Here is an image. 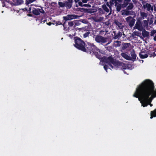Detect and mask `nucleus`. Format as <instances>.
Listing matches in <instances>:
<instances>
[{
  "label": "nucleus",
  "instance_id": "nucleus-39",
  "mask_svg": "<svg viewBox=\"0 0 156 156\" xmlns=\"http://www.w3.org/2000/svg\"><path fill=\"white\" fill-rule=\"evenodd\" d=\"M106 49L109 51H111L112 50V46H108L107 47H105Z\"/></svg>",
  "mask_w": 156,
  "mask_h": 156
},
{
  "label": "nucleus",
  "instance_id": "nucleus-56",
  "mask_svg": "<svg viewBox=\"0 0 156 156\" xmlns=\"http://www.w3.org/2000/svg\"><path fill=\"white\" fill-rule=\"evenodd\" d=\"M125 2H130L131 1V0H124Z\"/></svg>",
  "mask_w": 156,
  "mask_h": 156
},
{
  "label": "nucleus",
  "instance_id": "nucleus-30",
  "mask_svg": "<svg viewBox=\"0 0 156 156\" xmlns=\"http://www.w3.org/2000/svg\"><path fill=\"white\" fill-rule=\"evenodd\" d=\"M66 23H65V22L63 23L62 24V23L60 22V21H58V22H57L56 23H55V24H56V26H58V25H63V26L64 27V30H66V28L65 27V24Z\"/></svg>",
  "mask_w": 156,
  "mask_h": 156
},
{
  "label": "nucleus",
  "instance_id": "nucleus-62",
  "mask_svg": "<svg viewBox=\"0 0 156 156\" xmlns=\"http://www.w3.org/2000/svg\"><path fill=\"white\" fill-rule=\"evenodd\" d=\"M77 0V1L78 2H78H80V0Z\"/></svg>",
  "mask_w": 156,
  "mask_h": 156
},
{
  "label": "nucleus",
  "instance_id": "nucleus-36",
  "mask_svg": "<svg viewBox=\"0 0 156 156\" xmlns=\"http://www.w3.org/2000/svg\"><path fill=\"white\" fill-rule=\"evenodd\" d=\"M121 5L119 4L116 7V10L118 12H119L121 9Z\"/></svg>",
  "mask_w": 156,
  "mask_h": 156
},
{
  "label": "nucleus",
  "instance_id": "nucleus-55",
  "mask_svg": "<svg viewBox=\"0 0 156 156\" xmlns=\"http://www.w3.org/2000/svg\"><path fill=\"white\" fill-rule=\"evenodd\" d=\"M31 8H30L29 9V10H28V11H29L30 13H31V12H32L31 11Z\"/></svg>",
  "mask_w": 156,
  "mask_h": 156
},
{
  "label": "nucleus",
  "instance_id": "nucleus-1",
  "mask_svg": "<svg viewBox=\"0 0 156 156\" xmlns=\"http://www.w3.org/2000/svg\"><path fill=\"white\" fill-rule=\"evenodd\" d=\"M151 90H146L140 84L136 89L133 96L136 98H139L140 97L141 99H143L145 101H147L150 104L153 99L151 96L150 97L151 94Z\"/></svg>",
  "mask_w": 156,
  "mask_h": 156
},
{
  "label": "nucleus",
  "instance_id": "nucleus-43",
  "mask_svg": "<svg viewBox=\"0 0 156 156\" xmlns=\"http://www.w3.org/2000/svg\"><path fill=\"white\" fill-rule=\"evenodd\" d=\"M58 5L60 7H62L65 6L64 3H63L62 2H58Z\"/></svg>",
  "mask_w": 156,
  "mask_h": 156
},
{
  "label": "nucleus",
  "instance_id": "nucleus-2",
  "mask_svg": "<svg viewBox=\"0 0 156 156\" xmlns=\"http://www.w3.org/2000/svg\"><path fill=\"white\" fill-rule=\"evenodd\" d=\"M86 51H84L87 53L94 54L96 57L99 59H102L103 57L101 55L99 54L98 52L100 53H101L102 51L99 49L93 43L87 42L85 47Z\"/></svg>",
  "mask_w": 156,
  "mask_h": 156
},
{
  "label": "nucleus",
  "instance_id": "nucleus-64",
  "mask_svg": "<svg viewBox=\"0 0 156 156\" xmlns=\"http://www.w3.org/2000/svg\"><path fill=\"white\" fill-rule=\"evenodd\" d=\"M123 72H124V73H126V72H125V71H123Z\"/></svg>",
  "mask_w": 156,
  "mask_h": 156
},
{
  "label": "nucleus",
  "instance_id": "nucleus-22",
  "mask_svg": "<svg viewBox=\"0 0 156 156\" xmlns=\"http://www.w3.org/2000/svg\"><path fill=\"white\" fill-rule=\"evenodd\" d=\"M109 2H107L106 3V5L108 6L110 8H111V6L114 4V2L115 0H110Z\"/></svg>",
  "mask_w": 156,
  "mask_h": 156
},
{
  "label": "nucleus",
  "instance_id": "nucleus-59",
  "mask_svg": "<svg viewBox=\"0 0 156 156\" xmlns=\"http://www.w3.org/2000/svg\"><path fill=\"white\" fill-rule=\"evenodd\" d=\"M74 1L76 3L78 2L76 0H74Z\"/></svg>",
  "mask_w": 156,
  "mask_h": 156
},
{
  "label": "nucleus",
  "instance_id": "nucleus-54",
  "mask_svg": "<svg viewBox=\"0 0 156 156\" xmlns=\"http://www.w3.org/2000/svg\"><path fill=\"white\" fill-rule=\"evenodd\" d=\"M153 39L154 41H156V34L155 35V36L154 37Z\"/></svg>",
  "mask_w": 156,
  "mask_h": 156
},
{
  "label": "nucleus",
  "instance_id": "nucleus-33",
  "mask_svg": "<svg viewBox=\"0 0 156 156\" xmlns=\"http://www.w3.org/2000/svg\"><path fill=\"white\" fill-rule=\"evenodd\" d=\"M103 9L106 12H109V9L107 7L106 5L104 4L102 6Z\"/></svg>",
  "mask_w": 156,
  "mask_h": 156
},
{
  "label": "nucleus",
  "instance_id": "nucleus-34",
  "mask_svg": "<svg viewBox=\"0 0 156 156\" xmlns=\"http://www.w3.org/2000/svg\"><path fill=\"white\" fill-rule=\"evenodd\" d=\"M90 34V32L89 31L83 34V37L84 38H86L88 36L89 34Z\"/></svg>",
  "mask_w": 156,
  "mask_h": 156
},
{
  "label": "nucleus",
  "instance_id": "nucleus-16",
  "mask_svg": "<svg viewBox=\"0 0 156 156\" xmlns=\"http://www.w3.org/2000/svg\"><path fill=\"white\" fill-rule=\"evenodd\" d=\"M121 55L125 59L128 60H131V58L130 56H129L128 55L124 53H122L121 54Z\"/></svg>",
  "mask_w": 156,
  "mask_h": 156
},
{
  "label": "nucleus",
  "instance_id": "nucleus-48",
  "mask_svg": "<svg viewBox=\"0 0 156 156\" xmlns=\"http://www.w3.org/2000/svg\"><path fill=\"white\" fill-rule=\"evenodd\" d=\"M89 0H82L81 2H82V3H86Z\"/></svg>",
  "mask_w": 156,
  "mask_h": 156
},
{
  "label": "nucleus",
  "instance_id": "nucleus-47",
  "mask_svg": "<svg viewBox=\"0 0 156 156\" xmlns=\"http://www.w3.org/2000/svg\"><path fill=\"white\" fill-rule=\"evenodd\" d=\"M134 33H133V32L131 36V37H132L133 38H135V36H136L135 34H134Z\"/></svg>",
  "mask_w": 156,
  "mask_h": 156
},
{
  "label": "nucleus",
  "instance_id": "nucleus-15",
  "mask_svg": "<svg viewBox=\"0 0 156 156\" xmlns=\"http://www.w3.org/2000/svg\"><path fill=\"white\" fill-rule=\"evenodd\" d=\"M122 33L121 32L119 31L117 34L115 33L112 38L114 39H119L122 36Z\"/></svg>",
  "mask_w": 156,
  "mask_h": 156
},
{
  "label": "nucleus",
  "instance_id": "nucleus-27",
  "mask_svg": "<svg viewBox=\"0 0 156 156\" xmlns=\"http://www.w3.org/2000/svg\"><path fill=\"white\" fill-rule=\"evenodd\" d=\"M140 15L141 17V18H142V20L144 19L145 18H146L148 15L147 13L144 12H141L140 13Z\"/></svg>",
  "mask_w": 156,
  "mask_h": 156
},
{
  "label": "nucleus",
  "instance_id": "nucleus-50",
  "mask_svg": "<svg viewBox=\"0 0 156 156\" xmlns=\"http://www.w3.org/2000/svg\"><path fill=\"white\" fill-rule=\"evenodd\" d=\"M47 24L49 26H51L52 24L54 25V23L50 22H49L48 23H47Z\"/></svg>",
  "mask_w": 156,
  "mask_h": 156
},
{
  "label": "nucleus",
  "instance_id": "nucleus-19",
  "mask_svg": "<svg viewBox=\"0 0 156 156\" xmlns=\"http://www.w3.org/2000/svg\"><path fill=\"white\" fill-rule=\"evenodd\" d=\"M130 55L131 56V59L135 60L136 58V55L135 53V51L134 50H133L130 52Z\"/></svg>",
  "mask_w": 156,
  "mask_h": 156
},
{
  "label": "nucleus",
  "instance_id": "nucleus-14",
  "mask_svg": "<svg viewBox=\"0 0 156 156\" xmlns=\"http://www.w3.org/2000/svg\"><path fill=\"white\" fill-rule=\"evenodd\" d=\"M112 64L114 66L118 67L121 66L122 64H123V62H121L118 61H115L114 60Z\"/></svg>",
  "mask_w": 156,
  "mask_h": 156
},
{
  "label": "nucleus",
  "instance_id": "nucleus-11",
  "mask_svg": "<svg viewBox=\"0 0 156 156\" xmlns=\"http://www.w3.org/2000/svg\"><path fill=\"white\" fill-rule=\"evenodd\" d=\"M143 7L144 9H146L148 12H152L153 11V7L150 3H147L145 4H144Z\"/></svg>",
  "mask_w": 156,
  "mask_h": 156
},
{
  "label": "nucleus",
  "instance_id": "nucleus-26",
  "mask_svg": "<svg viewBox=\"0 0 156 156\" xmlns=\"http://www.w3.org/2000/svg\"><path fill=\"white\" fill-rule=\"evenodd\" d=\"M142 101L140 102L142 104V106L144 107H147L149 104L147 101H145L143 99H141Z\"/></svg>",
  "mask_w": 156,
  "mask_h": 156
},
{
  "label": "nucleus",
  "instance_id": "nucleus-13",
  "mask_svg": "<svg viewBox=\"0 0 156 156\" xmlns=\"http://www.w3.org/2000/svg\"><path fill=\"white\" fill-rule=\"evenodd\" d=\"M77 11L81 12L87 13H92L94 12L93 9H87L83 8H79L77 9Z\"/></svg>",
  "mask_w": 156,
  "mask_h": 156
},
{
  "label": "nucleus",
  "instance_id": "nucleus-49",
  "mask_svg": "<svg viewBox=\"0 0 156 156\" xmlns=\"http://www.w3.org/2000/svg\"><path fill=\"white\" fill-rule=\"evenodd\" d=\"M66 2L70 3L72 4H73V0H67V1H66Z\"/></svg>",
  "mask_w": 156,
  "mask_h": 156
},
{
  "label": "nucleus",
  "instance_id": "nucleus-18",
  "mask_svg": "<svg viewBox=\"0 0 156 156\" xmlns=\"http://www.w3.org/2000/svg\"><path fill=\"white\" fill-rule=\"evenodd\" d=\"M129 45H130L129 43H124L122 44V49L124 50L129 47Z\"/></svg>",
  "mask_w": 156,
  "mask_h": 156
},
{
  "label": "nucleus",
  "instance_id": "nucleus-10",
  "mask_svg": "<svg viewBox=\"0 0 156 156\" xmlns=\"http://www.w3.org/2000/svg\"><path fill=\"white\" fill-rule=\"evenodd\" d=\"M32 12L34 15L36 16L39 15L40 13L43 14L45 13L44 10L42 7H41L40 9L37 8L36 9L34 8L32 9Z\"/></svg>",
  "mask_w": 156,
  "mask_h": 156
},
{
  "label": "nucleus",
  "instance_id": "nucleus-29",
  "mask_svg": "<svg viewBox=\"0 0 156 156\" xmlns=\"http://www.w3.org/2000/svg\"><path fill=\"white\" fill-rule=\"evenodd\" d=\"M129 5L126 7V10H132L134 7V5L132 3H129Z\"/></svg>",
  "mask_w": 156,
  "mask_h": 156
},
{
  "label": "nucleus",
  "instance_id": "nucleus-6",
  "mask_svg": "<svg viewBox=\"0 0 156 156\" xmlns=\"http://www.w3.org/2000/svg\"><path fill=\"white\" fill-rule=\"evenodd\" d=\"M142 18H139L137 20L136 22L133 27L134 29H137L138 30L142 31L144 29L141 23Z\"/></svg>",
  "mask_w": 156,
  "mask_h": 156
},
{
  "label": "nucleus",
  "instance_id": "nucleus-53",
  "mask_svg": "<svg viewBox=\"0 0 156 156\" xmlns=\"http://www.w3.org/2000/svg\"><path fill=\"white\" fill-rule=\"evenodd\" d=\"M132 1L135 4H136L137 3V1L136 0H132Z\"/></svg>",
  "mask_w": 156,
  "mask_h": 156
},
{
  "label": "nucleus",
  "instance_id": "nucleus-8",
  "mask_svg": "<svg viewBox=\"0 0 156 156\" xmlns=\"http://www.w3.org/2000/svg\"><path fill=\"white\" fill-rule=\"evenodd\" d=\"M126 22L129 24V27L132 28L136 20L131 16H129L126 18Z\"/></svg>",
  "mask_w": 156,
  "mask_h": 156
},
{
  "label": "nucleus",
  "instance_id": "nucleus-23",
  "mask_svg": "<svg viewBox=\"0 0 156 156\" xmlns=\"http://www.w3.org/2000/svg\"><path fill=\"white\" fill-rule=\"evenodd\" d=\"M142 35L144 37H147L149 36V33L144 29V31L142 30Z\"/></svg>",
  "mask_w": 156,
  "mask_h": 156
},
{
  "label": "nucleus",
  "instance_id": "nucleus-7",
  "mask_svg": "<svg viewBox=\"0 0 156 156\" xmlns=\"http://www.w3.org/2000/svg\"><path fill=\"white\" fill-rule=\"evenodd\" d=\"M95 40L97 43H104L107 42V38L100 35H96L95 36Z\"/></svg>",
  "mask_w": 156,
  "mask_h": 156
},
{
  "label": "nucleus",
  "instance_id": "nucleus-20",
  "mask_svg": "<svg viewBox=\"0 0 156 156\" xmlns=\"http://www.w3.org/2000/svg\"><path fill=\"white\" fill-rule=\"evenodd\" d=\"M114 60L112 57H109L105 59V61L106 63H111L112 64Z\"/></svg>",
  "mask_w": 156,
  "mask_h": 156
},
{
  "label": "nucleus",
  "instance_id": "nucleus-28",
  "mask_svg": "<svg viewBox=\"0 0 156 156\" xmlns=\"http://www.w3.org/2000/svg\"><path fill=\"white\" fill-rule=\"evenodd\" d=\"M72 4H73L67 2L66 1L64 2L65 6H66L68 9H70L72 7Z\"/></svg>",
  "mask_w": 156,
  "mask_h": 156
},
{
  "label": "nucleus",
  "instance_id": "nucleus-32",
  "mask_svg": "<svg viewBox=\"0 0 156 156\" xmlns=\"http://www.w3.org/2000/svg\"><path fill=\"white\" fill-rule=\"evenodd\" d=\"M122 66V70L126 69H128V65L124 63L123 62V64L121 66Z\"/></svg>",
  "mask_w": 156,
  "mask_h": 156
},
{
  "label": "nucleus",
  "instance_id": "nucleus-40",
  "mask_svg": "<svg viewBox=\"0 0 156 156\" xmlns=\"http://www.w3.org/2000/svg\"><path fill=\"white\" fill-rule=\"evenodd\" d=\"M143 23L144 25V27L147 26L148 24V20H144L143 21Z\"/></svg>",
  "mask_w": 156,
  "mask_h": 156
},
{
  "label": "nucleus",
  "instance_id": "nucleus-58",
  "mask_svg": "<svg viewBox=\"0 0 156 156\" xmlns=\"http://www.w3.org/2000/svg\"><path fill=\"white\" fill-rule=\"evenodd\" d=\"M117 1L119 2H120L122 1V0H117Z\"/></svg>",
  "mask_w": 156,
  "mask_h": 156
},
{
  "label": "nucleus",
  "instance_id": "nucleus-45",
  "mask_svg": "<svg viewBox=\"0 0 156 156\" xmlns=\"http://www.w3.org/2000/svg\"><path fill=\"white\" fill-rule=\"evenodd\" d=\"M108 66L106 65H105L104 66V68L105 70H106L107 72V69H108Z\"/></svg>",
  "mask_w": 156,
  "mask_h": 156
},
{
  "label": "nucleus",
  "instance_id": "nucleus-57",
  "mask_svg": "<svg viewBox=\"0 0 156 156\" xmlns=\"http://www.w3.org/2000/svg\"><path fill=\"white\" fill-rule=\"evenodd\" d=\"M149 105L151 107L153 106V104H151L150 103Z\"/></svg>",
  "mask_w": 156,
  "mask_h": 156
},
{
  "label": "nucleus",
  "instance_id": "nucleus-24",
  "mask_svg": "<svg viewBox=\"0 0 156 156\" xmlns=\"http://www.w3.org/2000/svg\"><path fill=\"white\" fill-rule=\"evenodd\" d=\"M13 1L16 5H20L23 2V0H13Z\"/></svg>",
  "mask_w": 156,
  "mask_h": 156
},
{
  "label": "nucleus",
  "instance_id": "nucleus-21",
  "mask_svg": "<svg viewBox=\"0 0 156 156\" xmlns=\"http://www.w3.org/2000/svg\"><path fill=\"white\" fill-rule=\"evenodd\" d=\"M78 5L79 6L82 7L84 6L87 7H91V5L88 4H83L81 2H79Z\"/></svg>",
  "mask_w": 156,
  "mask_h": 156
},
{
  "label": "nucleus",
  "instance_id": "nucleus-41",
  "mask_svg": "<svg viewBox=\"0 0 156 156\" xmlns=\"http://www.w3.org/2000/svg\"><path fill=\"white\" fill-rule=\"evenodd\" d=\"M35 0H26V3L27 4H28L30 3H31L34 1Z\"/></svg>",
  "mask_w": 156,
  "mask_h": 156
},
{
  "label": "nucleus",
  "instance_id": "nucleus-38",
  "mask_svg": "<svg viewBox=\"0 0 156 156\" xmlns=\"http://www.w3.org/2000/svg\"><path fill=\"white\" fill-rule=\"evenodd\" d=\"M133 33H134V34H135V36L140 37V36L141 35V33L138 31H135L133 32Z\"/></svg>",
  "mask_w": 156,
  "mask_h": 156
},
{
  "label": "nucleus",
  "instance_id": "nucleus-5",
  "mask_svg": "<svg viewBox=\"0 0 156 156\" xmlns=\"http://www.w3.org/2000/svg\"><path fill=\"white\" fill-rule=\"evenodd\" d=\"M75 44L74 46L77 49L83 52L86 51L85 47L87 44L84 41L78 37H75L73 39Z\"/></svg>",
  "mask_w": 156,
  "mask_h": 156
},
{
  "label": "nucleus",
  "instance_id": "nucleus-4",
  "mask_svg": "<svg viewBox=\"0 0 156 156\" xmlns=\"http://www.w3.org/2000/svg\"><path fill=\"white\" fill-rule=\"evenodd\" d=\"M146 90L151 91V97L154 99L156 97V93L154 92V86L153 82L150 80H146L141 84Z\"/></svg>",
  "mask_w": 156,
  "mask_h": 156
},
{
  "label": "nucleus",
  "instance_id": "nucleus-44",
  "mask_svg": "<svg viewBox=\"0 0 156 156\" xmlns=\"http://www.w3.org/2000/svg\"><path fill=\"white\" fill-rule=\"evenodd\" d=\"M153 11L156 12V2L155 4L153 5Z\"/></svg>",
  "mask_w": 156,
  "mask_h": 156
},
{
  "label": "nucleus",
  "instance_id": "nucleus-17",
  "mask_svg": "<svg viewBox=\"0 0 156 156\" xmlns=\"http://www.w3.org/2000/svg\"><path fill=\"white\" fill-rule=\"evenodd\" d=\"M121 44V42L120 41H117L114 42L113 46V47L117 48L120 47Z\"/></svg>",
  "mask_w": 156,
  "mask_h": 156
},
{
  "label": "nucleus",
  "instance_id": "nucleus-42",
  "mask_svg": "<svg viewBox=\"0 0 156 156\" xmlns=\"http://www.w3.org/2000/svg\"><path fill=\"white\" fill-rule=\"evenodd\" d=\"M68 25L70 27H71L74 25V23L73 21H69L68 23Z\"/></svg>",
  "mask_w": 156,
  "mask_h": 156
},
{
  "label": "nucleus",
  "instance_id": "nucleus-3",
  "mask_svg": "<svg viewBox=\"0 0 156 156\" xmlns=\"http://www.w3.org/2000/svg\"><path fill=\"white\" fill-rule=\"evenodd\" d=\"M146 90L151 91V97L154 99L156 97V93L154 92V86L153 82L150 80H146L141 84Z\"/></svg>",
  "mask_w": 156,
  "mask_h": 156
},
{
  "label": "nucleus",
  "instance_id": "nucleus-60",
  "mask_svg": "<svg viewBox=\"0 0 156 156\" xmlns=\"http://www.w3.org/2000/svg\"><path fill=\"white\" fill-rule=\"evenodd\" d=\"M111 42V41L110 42H108V43L106 44V45H107V44H109L110 43V42Z\"/></svg>",
  "mask_w": 156,
  "mask_h": 156
},
{
  "label": "nucleus",
  "instance_id": "nucleus-51",
  "mask_svg": "<svg viewBox=\"0 0 156 156\" xmlns=\"http://www.w3.org/2000/svg\"><path fill=\"white\" fill-rule=\"evenodd\" d=\"M140 1H142V3L143 4H144L146 3V2L144 1V0H139Z\"/></svg>",
  "mask_w": 156,
  "mask_h": 156
},
{
  "label": "nucleus",
  "instance_id": "nucleus-12",
  "mask_svg": "<svg viewBox=\"0 0 156 156\" xmlns=\"http://www.w3.org/2000/svg\"><path fill=\"white\" fill-rule=\"evenodd\" d=\"M148 51L146 50H142L140 52L139 55L140 58L144 59L148 57Z\"/></svg>",
  "mask_w": 156,
  "mask_h": 156
},
{
  "label": "nucleus",
  "instance_id": "nucleus-37",
  "mask_svg": "<svg viewBox=\"0 0 156 156\" xmlns=\"http://www.w3.org/2000/svg\"><path fill=\"white\" fill-rule=\"evenodd\" d=\"M156 34V30H153L151 31L150 35L151 36H154L155 34Z\"/></svg>",
  "mask_w": 156,
  "mask_h": 156
},
{
  "label": "nucleus",
  "instance_id": "nucleus-52",
  "mask_svg": "<svg viewBox=\"0 0 156 156\" xmlns=\"http://www.w3.org/2000/svg\"><path fill=\"white\" fill-rule=\"evenodd\" d=\"M108 65L109 67H110L112 68L113 69V66L111 65V63H109Z\"/></svg>",
  "mask_w": 156,
  "mask_h": 156
},
{
  "label": "nucleus",
  "instance_id": "nucleus-9",
  "mask_svg": "<svg viewBox=\"0 0 156 156\" xmlns=\"http://www.w3.org/2000/svg\"><path fill=\"white\" fill-rule=\"evenodd\" d=\"M79 16L75 14H69L63 17L65 22L68 20H70L73 19H77Z\"/></svg>",
  "mask_w": 156,
  "mask_h": 156
},
{
  "label": "nucleus",
  "instance_id": "nucleus-63",
  "mask_svg": "<svg viewBox=\"0 0 156 156\" xmlns=\"http://www.w3.org/2000/svg\"><path fill=\"white\" fill-rule=\"evenodd\" d=\"M104 1L105 2H107V0H104Z\"/></svg>",
  "mask_w": 156,
  "mask_h": 156
},
{
  "label": "nucleus",
  "instance_id": "nucleus-35",
  "mask_svg": "<svg viewBox=\"0 0 156 156\" xmlns=\"http://www.w3.org/2000/svg\"><path fill=\"white\" fill-rule=\"evenodd\" d=\"M129 2H124L123 4L122 5V8H125L129 4Z\"/></svg>",
  "mask_w": 156,
  "mask_h": 156
},
{
  "label": "nucleus",
  "instance_id": "nucleus-31",
  "mask_svg": "<svg viewBox=\"0 0 156 156\" xmlns=\"http://www.w3.org/2000/svg\"><path fill=\"white\" fill-rule=\"evenodd\" d=\"M133 13V11H130L129 10H126L125 11V14L126 16L129 15H132Z\"/></svg>",
  "mask_w": 156,
  "mask_h": 156
},
{
  "label": "nucleus",
  "instance_id": "nucleus-25",
  "mask_svg": "<svg viewBox=\"0 0 156 156\" xmlns=\"http://www.w3.org/2000/svg\"><path fill=\"white\" fill-rule=\"evenodd\" d=\"M151 117L150 118L152 119L153 117H156V109H155L154 111H151Z\"/></svg>",
  "mask_w": 156,
  "mask_h": 156
},
{
  "label": "nucleus",
  "instance_id": "nucleus-46",
  "mask_svg": "<svg viewBox=\"0 0 156 156\" xmlns=\"http://www.w3.org/2000/svg\"><path fill=\"white\" fill-rule=\"evenodd\" d=\"M149 21V23L150 25L151 24L153 23V21L152 20V18H151V19H150L149 20H148V21Z\"/></svg>",
  "mask_w": 156,
  "mask_h": 156
},
{
  "label": "nucleus",
  "instance_id": "nucleus-61",
  "mask_svg": "<svg viewBox=\"0 0 156 156\" xmlns=\"http://www.w3.org/2000/svg\"><path fill=\"white\" fill-rule=\"evenodd\" d=\"M28 16H32V15H31V14H29L28 15Z\"/></svg>",
  "mask_w": 156,
  "mask_h": 156
}]
</instances>
